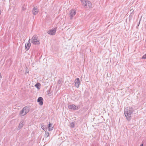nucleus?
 <instances>
[{
  "mask_svg": "<svg viewBox=\"0 0 146 146\" xmlns=\"http://www.w3.org/2000/svg\"><path fill=\"white\" fill-rule=\"evenodd\" d=\"M40 84L38 83H37L35 85V86L37 88H38V86H40Z\"/></svg>",
  "mask_w": 146,
  "mask_h": 146,
  "instance_id": "obj_16",
  "label": "nucleus"
},
{
  "mask_svg": "<svg viewBox=\"0 0 146 146\" xmlns=\"http://www.w3.org/2000/svg\"><path fill=\"white\" fill-rule=\"evenodd\" d=\"M22 10L23 11H24L26 9V8H25L24 6L22 7Z\"/></svg>",
  "mask_w": 146,
  "mask_h": 146,
  "instance_id": "obj_20",
  "label": "nucleus"
},
{
  "mask_svg": "<svg viewBox=\"0 0 146 146\" xmlns=\"http://www.w3.org/2000/svg\"><path fill=\"white\" fill-rule=\"evenodd\" d=\"M26 72H25V74H26L27 73H28L29 72V70L27 68V67L26 68Z\"/></svg>",
  "mask_w": 146,
  "mask_h": 146,
  "instance_id": "obj_19",
  "label": "nucleus"
},
{
  "mask_svg": "<svg viewBox=\"0 0 146 146\" xmlns=\"http://www.w3.org/2000/svg\"><path fill=\"white\" fill-rule=\"evenodd\" d=\"M49 136V133L48 132H46L45 134V137L46 138L48 137Z\"/></svg>",
  "mask_w": 146,
  "mask_h": 146,
  "instance_id": "obj_15",
  "label": "nucleus"
},
{
  "mask_svg": "<svg viewBox=\"0 0 146 146\" xmlns=\"http://www.w3.org/2000/svg\"><path fill=\"white\" fill-rule=\"evenodd\" d=\"M60 82H60V80H58V83H60Z\"/></svg>",
  "mask_w": 146,
  "mask_h": 146,
  "instance_id": "obj_21",
  "label": "nucleus"
},
{
  "mask_svg": "<svg viewBox=\"0 0 146 146\" xmlns=\"http://www.w3.org/2000/svg\"><path fill=\"white\" fill-rule=\"evenodd\" d=\"M41 127L43 129L44 131H45V130H46V129L44 128V125L42 126V125H41Z\"/></svg>",
  "mask_w": 146,
  "mask_h": 146,
  "instance_id": "obj_17",
  "label": "nucleus"
},
{
  "mask_svg": "<svg viewBox=\"0 0 146 146\" xmlns=\"http://www.w3.org/2000/svg\"><path fill=\"white\" fill-rule=\"evenodd\" d=\"M133 111V109L131 107H127L124 110V114L127 120L129 121L131 119V115Z\"/></svg>",
  "mask_w": 146,
  "mask_h": 146,
  "instance_id": "obj_1",
  "label": "nucleus"
},
{
  "mask_svg": "<svg viewBox=\"0 0 146 146\" xmlns=\"http://www.w3.org/2000/svg\"><path fill=\"white\" fill-rule=\"evenodd\" d=\"M31 42L33 44L36 45H39L40 43L38 37L35 35L33 36Z\"/></svg>",
  "mask_w": 146,
  "mask_h": 146,
  "instance_id": "obj_3",
  "label": "nucleus"
},
{
  "mask_svg": "<svg viewBox=\"0 0 146 146\" xmlns=\"http://www.w3.org/2000/svg\"><path fill=\"white\" fill-rule=\"evenodd\" d=\"M43 99L42 97H39L37 100V101L39 103V104L40 105H42L43 104Z\"/></svg>",
  "mask_w": 146,
  "mask_h": 146,
  "instance_id": "obj_11",
  "label": "nucleus"
},
{
  "mask_svg": "<svg viewBox=\"0 0 146 146\" xmlns=\"http://www.w3.org/2000/svg\"><path fill=\"white\" fill-rule=\"evenodd\" d=\"M50 90H48V94H49V93H50Z\"/></svg>",
  "mask_w": 146,
  "mask_h": 146,
  "instance_id": "obj_22",
  "label": "nucleus"
},
{
  "mask_svg": "<svg viewBox=\"0 0 146 146\" xmlns=\"http://www.w3.org/2000/svg\"><path fill=\"white\" fill-rule=\"evenodd\" d=\"M80 107L74 104L70 105L68 106V108L70 109L77 110L79 109Z\"/></svg>",
  "mask_w": 146,
  "mask_h": 146,
  "instance_id": "obj_6",
  "label": "nucleus"
},
{
  "mask_svg": "<svg viewBox=\"0 0 146 146\" xmlns=\"http://www.w3.org/2000/svg\"><path fill=\"white\" fill-rule=\"evenodd\" d=\"M38 12V9L36 7H34L32 10V13L33 15H36Z\"/></svg>",
  "mask_w": 146,
  "mask_h": 146,
  "instance_id": "obj_10",
  "label": "nucleus"
},
{
  "mask_svg": "<svg viewBox=\"0 0 146 146\" xmlns=\"http://www.w3.org/2000/svg\"><path fill=\"white\" fill-rule=\"evenodd\" d=\"M31 43H30V39H29L28 42V43L27 44H26L25 46V49L27 50H28L29 49L31 46Z\"/></svg>",
  "mask_w": 146,
  "mask_h": 146,
  "instance_id": "obj_8",
  "label": "nucleus"
},
{
  "mask_svg": "<svg viewBox=\"0 0 146 146\" xmlns=\"http://www.w3.org/2000/svg\"><path fill=\"white\" fill-rule=\"evenodd\" d=\"M24 125V122L23 121H21L20 123L19 127H18V129L19 130Z\"/></svg>",
  "mask_w": 146,
  "mask_h": 146,
  "instance_id": "obj_13",
  "label": "nucleus"
},
{
  "mask_svg": "<svg viewBox=\"0 0 146 146\" xmlns=\"http://www.w3.org/2000/svg\"><path fill=\"white\" fill-rule=\"evenodd\" d=\"M29 109L27 106L24 107L20 111L19 115L20 116H23L25 115L29 111Z\"/></svg>",
  "mask_w": 146,
  "mask_h": 146,
  "instance_id": "obj_4",
  "label": "nucleus"
},
{
  "mask_svg": "<svg viewBox=\"0 0 146 146\" xmlns=\"http://www.w3.org/2000/svg\"><path fill=\"white\" fill-rule=\"evenodd\" d=\"M75 86L77 88H78L79 86L80 81L79 79L78 78L76 79L74 81Z\"/></svg>",
  "mask_w": 146,
  "mask_h": 146,
  "instance_id": "obj_7",
  "label": "nucleus"
},
{
  "mask_svg": "<svg viewBox=\"0 0 146 146\" xmlns=\"http://www.w3.org/2000/svg\"><path fill=\"white\" fill-rule=\"evenodd\" d=\"M53 126L52 124L50 123L48 125V128L49 131L52 130L53 129Z\"/></svg>",
  "mask_w": 146,
  "mask_h": 146,
  "instance_id": "obj_12",
  "label": "nucleus"
},
{
  "mask_svg": "<svg viewBox=\"0 0 146 146\" xmlns=\"http://www.w3.org/2000/svg\"><path fill=\"white\" fill-rule=\"evenodd\" d=\"M57 29V27L52 28V29H50L48 31L47 33L51 35H54L55 34Z\"/></svg>",
  "mask_w": 146,
  "mask_h": 146,
  "instance_id": "obj_5",
  "label": "nucleus"
},
{
  "mask_svg": "<svg viewBox=\"0 0 146 146\" xmlns=\"http://www.w3.org/2000/svg\"><path fill=\"white\" fill-rule=\"evenodd\" d=\"M82 5L84 6L85 8L88 7V6L89 8L92 7V5L91 3L87 0H80Z\"/></svg>",
  "mask_w": 146,
  "mask_h": 146,
  "instance_id": "obj_2",
  "label": "nucleus"
},
{
  "mask_svg": "<svg viewBox=\"0 0 146 146\" xmlns=\"http://www.w3.org/2000/svg\"><path fill=\"white\" fill-rule=\"evenodd\" d=\"M143 59H146V54L144 55L142 57Z\"/></svg>",
  "mask_w": 146,
  "mask_h": 146,
  "instance_id": "obj_18",
  "label": "nucleus"
},
{
  "mask_svg": "<svg viewBox=\"0 0 146 146\" xmlns=\"http://www.w3.org/2000/svg\"><path fill=\"white\" fill-rule=\"evenodd\" d=\"M140 146H143V144H142Z\"/></svg>",
  "mask_w": 146,
  "mask_h": 146,
  "instance_id": "obj_23",
  "label": "nucleus"
},
{
  "mask_svg": "<svg viewBox=\"0 0 146 146\" xmlns=\"http://www.w3.org/2000/svg\"><path fill=\"white\" fill-rule=\"evenodd\" d=\"M76 13L75 11L74 10H71L70 11L69 15H70V19H72V17L75 15Z\"/></svg>",
  "mask_w": 146,
  "mask_h": 146,
  "instance_id": "obj_9",
  "label": "nucleus"
},
{
  "mask_svg": "<svg viewBox=\"0 0 146 146\" xmlns=\"http://www.w3.org/2000/svg\"><path fill=\"white\" fill-rule=\"evenodd\" d=\"M75 123L74 122H72L70 124V127L71 128H73L75 126Z\"/></svg>",
  "mask_w": 146,
  "mask_h": 146,
  "instance_id": "obj_14",
  "label": "nucleus"
}]
</instances>
